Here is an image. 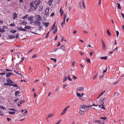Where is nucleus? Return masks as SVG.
I'll list each match as a JSON object with an SVG mask.
<instances>
[{"instance_id": "nucleus-1", "label": "nucleus", "mask_w": 124, "mask_h": 124, "mask_svg": "<svg viewBox=\"0 0 124 124\" xmlns=\"http://www.w3.org/2000/svg\"><path fill=\"white\" fill-rule=\"evenodd\" d=\"M7 83H5L4 84V85L9 86H13V87H17L16 84H14V82L10 79H8L7 80Z\"/></svg>"}, {"instance_id": "nucleus-2", "label": "nucleus", "mask_w": 124, "mask_h": 124, "mask_svg": "<svg viewBox=\"0 0 124 124\" xmlns=\"http://www.w3.org/2000/svg\"><path fill=\"white\" fill-rule=\"evenodd\" d=\"M34 3L33 2L30 3V6L31 7L29 11L30 12H32L33 10H36L37 8V6H35L34 5Z\"/></svg>"}, {"instance_id": "nucleus-3", "label": "nucleus", "mask_w": 124, "mask_h": 124, "mask_svg": "<svg viewBox=\"0 0 124 124\" xmlns=\"http://www.w3.org/2000/svg\"><path fill=\"white\" fill-rule=\"evenodd\" d=\"M80 109L83 110L85 111L88 110L89 107H91V106H86L84 105H80Z\"/></svg>"}, {"instance_id": "nucleus-4", "label": "nucleus", "mask_w": 124, "mask_h": 124, "mask_svg": "<svg viewBox=\"0 0 124 124\" xmlns=\"http://www.w3.org/2000/svg\"><path fill=\"white\" fill-rule=\"evenodd\" d=\"M79 5L80 8H81V9H82V5L84 8H85V3H84V2L83 1L80 2L79 3Z\"/></svg>"}, {"instance_id": "nucleus-5", "label": "nucleus", "mask_w": 124, "mask_h": 124, "mask_svg": "<svg viewBox=\"0 0 124 124\" xmlns=\"http://www.w3.org/2000/svg\"><path fill=\"white\" fill-rule=\"evenodd\" d=\"M34 2V4L36 6H39L41 3V1L40 0H38L36 1L33 2Z\"/></svg>"}, {"instance_id": "nucleus-6", "label": "nucleus", "mask_w": 124, "mask_h": 124, "mask_svg": "<svg viewBox=\"0 0 124 124\" xmlns=\"http://www.w3.org/2000/svg\"><path fill=\"white\" fill-rule=\"evenodd\" d=\"M34 25H36L39 26L40 25V22L39 21L36 20L34 22Z\"/></svg>"}, {"instance_id": "nucleus-7", "label": "nucleus", "mask_w": 124, "mask_h": 124, "mask_svg": "<svg viewBox=\"0 0 124 124\" xmlns=\"http://www.w3.org/2000/svg\"><path fill=\"white\" fill-rule=\"evenodd\" d=\"M36 20L39 21H40L42 18L39 15H37L35 16Z\"/></svg>"}, {"instance_id": "nucleus-8", "label": "nucleus", "mask_w": 124, "mask_h": 124, "mask_svg": "<svg viewBox=\"0 0 124 124\" xmlns=\"http://www.w3.org/2000/svg\"><path fill=\"white\" fill-rule=\"evenodd\" d=\"M49 8H47L45 10V15L47 16L49 14Z\"/></svg>"}, {"instance_id": "nucleus-9", "label": "nucleus", "mask_w": 124, "mask_h": 124, "mask_svg": "<svg viewBox=\"0 0 124 124\" xmlns=\"http://www.w3.org/2000/svg\"><path fill=\"white\" fill-rule=\"evenodd\" d=\"M17 29H18V30L20 31H27V30L26 29H23L22 28L18 27H17Z\"/></svg>"}, {"instance_id": "nucleus-10", "label": "nucleus", "mask_w": 124, "mask_h": 124, "mask_svg": "<svg viewBox=\"0 0 124 124\" xmlns=\"http://www.w3.org/2000/svg\"><path fill=\"white\" fill-rule=\"evenodd\" d=\"M101 40L102 43V48L103 49H105L106 48V46L105 45V43L103 41L102 39Z\"/></svg>"}, {"instance_id": "nucleus-11", "label": "nucleus", "mask_w": 124, "mask_h": 124, "mask_svg": "<svg viewBox=\"0 0 124 124\" xmlns=\"http://www.w3.org/2000/svg\"><path fill=\"white\" fill-rule=\"evenodd\" d=\"M80 110L79 111V113L80 115H82L84 114V111H85L82 109H80Z\"/></svg>"}, {"instance_id": "nucleus-12", "label": "nucleus", "mask_w": 124, "mask_h": 124, "mask_svg": "<svg viewBox=\"0 0 124 124\" xmlns=\"http://www.w3.org/2000/svg\"><path fill=\"white\" fill-rule=\"evenodd\" d=\"M84 88L83 87H80L78 88L77 89L78 91H82L83 90Z\"/></svg>"}, {"instance_id": "nucleus-13", "label": "nucleus", "mask_w": 124, "mask_h": 124, "mask_svg": "<svg viewBox=\"0 0 124 124\" xmlns=\"http://www.w3.org/2000/svg\"><path fill=\"white\" fill-rule=\"evenodd\" d=\"M94 122L95 123H97L98 124H101V122L99 120H95L94 121Z\"/></svg>"}, {"instance_id": "nucleus-14", "label": "nucleus", "mask_w": 124, "mask_h": 124, "mask_svg": "<svg viewBox=\"0 0 124 124\" xmlns=\"http://www.w3.org/2000/svg\"><path fill=\"white\" fill-rule=\"evenodd\" d=\"M8 37L11 39H15V36L12 35H9L8 36Z\"/></svg>"}, {"instance_id": "nucleus-15", "label": "nucleus", "mask_w": 124, "mask_h": 124, "mask_svg": "<svg viewBox=\"0 0 124 124\" xmlns=\"http://www.w3.org/2000/svg\"><path fill=\"white\" fill-rule=\"evenodd\" d=\"M53 1V0H49L48 2V4L50 6L51 5Z\"/></svg>"}, {"instance_id": "nucleus-16", "label": "nucleus", "mask_w": 124, "mask_h": 124, "mask_svg": "<svg viewBox=\"0 0 124 124\" xmlns=\"http://www.w3.org/2000/svg\"><path fill=\"white\" fill-rule=\"evenodd\" d=\"M29 16L27 14H26L24 16H23L22 17V19H25L27 18Z\"/></svg>"}, {"instance_id": "nucleus-17", "label": "nucleus", "mask_w": 124, "mask_h": 124, "mask_svg": "<svg viewBox=\"0 0 124 124\" xmlns=\"http://www.w3.org/2000/svg\"><path fill=\"white\" fill-rule=\"evenodd\" d=\"M13 18L14 19H15L17 17V14L16 13H14L13 14Z\"/></svg>"}, {"instance_id": "nucleus-18", "label": "nucleus", "mask_w": 124, "mask_h": 124, "mask_svg": "<svg viewBox=\"0 0 124 124\" xmlns=\"http://www.w3.org/2000/svg\"><path fill=\"white\" fill-rule=\"evenodd\" d=\"M12 74V72H9L6 75V77H9L11 76Z\"/></svg>"}, {"instance_id": "nucleus-19", "label": "nucleus", "mask_w": 124, "mask_h": 124, "mask_svg": "<svg viewBox=\"0 0 124 124\" xmlns=\"http://www.w3.org/2000/svg\"><path fill=\"white\" fill-rule=\"evenodd\" d=\"M62 7H61L60 11V14H61V16H62V14L63 13V10H62Z\"/></svg>"}, {"instance_id": "nucleus-20", "label": "nucleus", "mask_w": 124, "mask_h": 124, "mask_svg": "<svg viewBox=\"0 0 124 124\" xmlns=\"http://www.w3.org/2000/svg\"><path fill=\"white\" fill-rule=\"evenodd\" d=\"M39 10L41 11L43 7L42 5H40L39 6Z\"/></svg>"}, {"instance_id": "nucleus-21", "label": "nucleus", "mask_w": 124, "mask_h": 124, "mask_svg": "<svg viewBox=\"0 0 124 124\" xmlns=\"http://www.w3.org/2000/svg\"><path fill=\"white\" fill-rule=\"evenodd\" d=\"M31 27L29 26H25L24 29H30L31 28Z\"/></svg>"}, {"instance_id": "nucleus-22", "label": "nucleus", "mask_w": 124, "mask_h": 124, "mask_svg": "<svg viewBox=\"0 0 124 124\" xmlns=\"http://www.w3.org/2000/svg\"><path fill=\"white\" fill-rule=\"evenodd\" d=\"M66 108H64L63 110V112L61 114V115H62L64 114L66 110Z\"/></svg>"}, {"instance_id": "nucleus-23", "label": "nucleus", "mask_w": 124, "mask_h": 124, "mask_svg": "<svg viewBox=\"0 0 124 124\" xmlns=\"http://www.w3.org/2000/svg\"><path fill=\"white\" fill-rule=\"evenodd\" d=\"M49 22H47V23H44V24L45 25V27H46L48 26L49 24Z\"/></svg>"}, {"instance_id": "nucleus-24", "label": "nucleus", "mask_w": 124, "mask_h": 124, "mask_svg": "<svg viewBox=\"0 0 124 124\" xmlns=\"http://www.w3.org/2000/svg\"><path fill=\"white\" fill-rule=\"evenodd\" d=\"M24 59V58L22 57L21 58V60L19 61V62L18 63L20 64L23 61Z\"/></svg>"}, {"instance_id": "nucleus-25", "label": "nucleus", "mask_w": 124, "mask_h": 124, "mask_svg": "<svg viewBox=\"0 0 124 124\" xmlns=\"http://www.w3.org/2000/svg\"><path fill=\"white\" fill-rule=\"evenodd\" d=\"M55 22L54 23V24L53 25L52 27V28L51 29V31H53L54 29L55 26Z\"/></svg>"}, {"instance_id": "nucleus-26", "label": "nucleus", "mask_w": 124, "mask_h": 124, "mask_svg": "<svg viewBox=\"0 0 124 124\" xmlns=\"http://www.w3.org/2000/svg\"><path fill=\"white\" fill-rule=\"evenodd\" d=\"M20 92L19 91H16L15 93V95L16 96H17L18 95V94H19Z\"/></svg>"}, {"instance_id": "nucleus-27", "label": "nucleus", "mask_w": 124, "mask_h": 124, "mask_svg": "<svg viewBox=\"0 0 124 124\" xmlns=\"http://www.w3.org/2000/svg\"><path fill=\"white\" fill-rule=\"evenodd\" d=\"M53 116V115L52 114H50L49 115H48L47 117V118H49V117H52Z\"/></svg>"}, {"instance_id": "nucleus-28", "label": "nucleus", "mask_w": 124, "mask_h": 124, "mask_svg": "<svg viewBox=\"0 0 124 124\" xmlns=\"http://www.w3.org/2000/svg\"><path fill=\"white\" fill-rule=\"evenodd\" d=\"M5 30L3 29H2L1 28L0 29V32H1L4 33L5 32Z\"/></svg>"}, {"instance_id": "nucleus-29", "label": "nucleus", "mask_w": 124, "mask_h": 124, "mask_svg": "<svg viewBox=\"0 0 124 124\" xmlns=\"http://www.w3.org/2000/svg\"><path fill=\"white\" fill-rule=\"evenodd\" d=\"M55 29L54 31L53 34H55L57 31V27L56 26H55Z\"/></svg>"}, {"instance_id": "nucleus-30", "label": "nucleus", "mask_w": 124, "mask_h": 124, "mask_svg": "<svg viewBox=\"0 0 124 124\" xmlns=\"http://www.w3.org/2000/svg\"><path fill=\"white\" fill-rule=\"evenodd\" d=\"M28 19L30 21H31L33 20V18L32 17L30 16L28 18Z\"/></svg>"}, {"instance_id": "nucleus-31", "label": "nucleus", "mask_w": 124, "mask_h": 124, "mask_svg": "<svg viewBox=\"0 0 124 124\" xmlns=\"http://www.w3.org/2000/svg\"><path fill=\"white\" fill-rule=\"evenodd\" d=\"M60 47L61 48V49H62L64 51H65V46H61Z\"/></svg>"}, {"instance_id": "nucleus-32", "label": "nucleus", "mask_w": 124, "mask_h": 124, "mask_svg": "<svg viewBox=\"0 0 124 124\" xmlns=\"http://www.w3.org/2000/svg\"><path fill=\"white\" fill-rule=\"evenodd\" d=\"M107 57L105 56V57H101V59H104L105 60L106 59H107Z\"/></svg>"}, {"instance_id": "nucleus-33", "label": "nucleus", "mask_w": 124, "mask_h": 124, "mask_svg": "<svg viewBox=\"0 0 124 124\" xmlns=\"http://www.w3.org/2000/svg\"><path fill=\"white\" fill-rule=\"evenodd\" d=\"M50 59L53 60L54 62H56V60L55 59L51 58H50Z\"/></svg>"}, {"instance_id": "nucleus-34", "label": "nucleus", "mask_w": 124, "mask_h": 124, "mask_svg": "<svg viewBox=\"0 0 124 124\" xmlns=\"http://www.w3.org/2000/svg\"><path fill=\"white\" fill-rule=\"evenodd\" d=\"M16 31L15 30H13V31H10V32L11 33H15Z\"/></svg>"}, {"instance_id": "nucleus-35", "label": "nucleus", "mask_w": 124, "mask_h": 124, "mask_svg": "<svg viewBox=\"0 0 124 124\" xmlns=\"http://www.w3.org/2000/svg\"><path fill=\"white\" fill-rule=\"evenodd\" d=\"M86 61L87 62L89 63H91V61L90 59L87 58L86 59Z\"/></svg>"}, {"instance_id": "nucleus-36", "label": "nucleus", "mask_w": 124, "mask_h": 124, "mask_svg": "<svg viewBox=\"0 0 124 124\" xmlns=\"http://www.w3.org/2000/svg\"><path fill=\"white\" fill-rule=\"evenodd\" d=\"M0 108L2 109H5L6 108L2 105L0 106Z\"/></svg>"}, {"instance_id": "nucleus-37", "label": "nucleus", "mask_w": 124, "mask_h": 124, "mask_svg": "<svg viewBox=\"0 0 124 124\" xmlns=\"http://www.w3.org/2000/svg\"><path fill=\"white\" fill-rule=\"evenodd\" d=\"M64 41L65 42H66V39H65V38L64 37H63L62 38V39H61V41Z\"/></svg>"}, {"instance_id": "nucleus-38", "label": "nucleus", "mask_w": 124, "mask_h": 124, "mask_svg": "<svg viewBox=\"0 0 124 124\" xmlns=\"http://www.w3.org/2000/svg\"><path fill=\"white\" fill-rule=\"evenodd\" d=\"M22 24H23L24 25H26L27 24V23L24 20L23 21V22L22 23Z\"/></svg>"}, {"instance_id": "nucleus-39", "label": "nucleus", "mask_w": 124, "mask_h": 124, "mask_svg": "<svg viewBox=\"0 0 124 124\" xmlns=\"http://www.w3.org/2000/svg\"><path fill=\"white\" fill-rule=\"evenodd\" d=\"M107 33L108 35L110 36L111 35V33L110 32L108 29L107 30Z\"/></svg>"}, {"instance_id": "nucleus-40", "label": "nucleus", "mask_w": 124, "mask_h": 124, "mask_svg": "<svg viewBox=\"0 0 124 124\" xmlns=\"http://www.w3.org/2000/svg\"><path fill=\"white\" fill-rule=\"evenodd\" d=\"M50 31H49V32L47 33L46 37V38H47L49 36V33Z\"/></svg>"}, {"instance_id": "nucleus-41", "label": "nucleus", "mask_w": 124, "mask_h": 124, "mask_svg": "<svg viewBox=\"0 0 124 124\" xmlns=\"http://www.w3.org/2000/svg\"><path fill=\"white\" fill-rule=\"evenodd\" d=\"M66 15L65 14H64V18L63 19V21L64 22V24L65 23V18H66Z\"/></svg>"}, {"instance_id": "nucleus-42", "label": "nucleus", "mask_w": 124, "mask_h": 124, "mask_svg": "<svg viewBox=\"0 0 124 124\" xmlns=\"http://www.w3.org/2000/svg\"><path fill=\"white\" fill-rule=\"evenodd\" d=\"M77 96L78 97H80L81 96L80 94L78 93H77Z\"/></svg>"}, {"instance_id": "nucleus-43", "label": "nucleus", "mask_w": 124, "mask_h": 124, "mask_svg": "<svg viewBox=\"0 0 124 124\" xmlns=\"http://www.w3.org/2000/svg\"><path fill=\"white\" fill-rule=\"evenodd\" d=\"M15 113V112H9V114H14Z\"/></svg>"}, {"instance_id": "nucleus-44", "label": "nucleus", "mask_w": 124, "mask_h": 124, "mask_svg": "<svg viewBox=\"0 0 124 124\" xmlns=\"http://www.w3.org/2000/svg\"><path fill=\"white\" fill-rule=\"evenodd\" d=\"M117 8H118L119 9H120L121 8V6L120 4L119 3H118L117 4Z\"/></svg>"}, {"instance_id": "nucleus-45", "label": "nucleus", "mask_w": 124, "mask_h": 124, "mask_svg": "<svg viewBox=\"0 0 124 124\" xmlns=\"http://www.w3.org/2000/svg\"><path fill=\"white\" fill-rule=\"evenodd\" d=\"M7 27L5 26H3V29H3V30L5 29H7Z\"/></svg>"}, {"instance_id": "nucleus-46", "label": "nucleus", "mask_w": 124, "mask_h": 124, "mask_svg": "<svg viewBox=\"0 0 124 124\" xmlns=\"http://www.w3.org/2000/svg\"><path fill=\"white\" fill-rule=\"evenodd\" d=\"M101 119H103L104 120H105L107 118L106 117H101L100 118Z\"/></svg>"}, {"instance_id": "nucleus-47", "label": "nucleus", "mask_w": 124, "mask_h": 124, "mask_svg": "<svg viewBox=\"0 0 124 124\" xmlns=\"http://www.w3.org/2000/svg\"><path fill=\"white\" fill-rule=\"evenodd\" d=\"M18 100V98H16L15 99H14V101H15V102H16Z\"/></svg>"}, {"instance_id": "nucleus-48", "label": "nucleus", "mask_w": 124, "mask_h": 124, "mask_svg": "<svg viewBox=\"0 0 124 124\" xmlns=\"http://www.w3.org/2000/svg\"><path fill=\"white\" fill-rule=\"evenodd\" d=\"M8 109L10 110H12L13 111H16V110L15 109L13 108H9Z\"/></svg>"}, {"instance_id": "nucleus-49", "label": "nucleus", "mask_w": 124, "mask_h": 124, "mask_svg": "<svg viewBox=\"0 0 124 124\" xmlns=\"http://www.w3.org/2000/svg\"><path fill=\"white\" fill-rule=\"evenodd\" d=\"M15 25L14 23H11L10 24V26H14Z\"/></svg>"}, {"instance_id": "nucleus-50", "label": "nucleus", "mask_w": 124, "mask_h": 124, "mask_svg": "<svg viewBox=\"0 0 124 124\" xmlns=\"http://www.w3.org/2000/svg\"><path fill=\"white\" fill-rule=\"evenodd\" d=\"M105 91H104L103 92H101V93H100L99 94L100 96H101L102 95H103V94L105 92Z\"/></svg>"}, {"instance_id": "nucleus-51", "label": "nucleus", "mask_w": 124, "mask_h": 124, "mask_svg": "<svg viewBox=\"0 0 124 124\" xmlns=\"http://www.w3.org/2000/svg\"><path fill=\"white\" fill-rule=\"evenodd\" d=\"M67 79V78L66 77H65L64 78V80L63 82H64L65 81H66V80Z\"/></svg>"}, {"instance_id": "nucleus-52", "label": "nucleus", "mask_w": 124, "mask_h": 124, "mask_svg": "<svg viewBox=\"0 0 124 124\" xmlns=\"http://www.w3.org/2000/svg\"><path fill=\"white\" fill-rule=\"evenodd\" d=\"M116 33L117 37V38L119 34V32L118 31H116Z\"/></svg>"}, {"instance_id": "nucleus-53", "label": "nucleus", "mask_w": 124, "mask_h": 124, "mask_svg": "<svg viewBox=\"0 0 124 124\" xmlns=\"http://www.w3.org/2000/svg\"><path fill=\"white\" fill-rule=\"evenodd\" d=\"M19 34H17V35H16V38H19Z\"/></svg>"}, {"instance_id": "nucleus-54", "label": "nucleus", "mask_w": 124, "mask_h": 124, "mask_svg": "<svg viewBox=\"0 0 124 124\" xmlns=\"http://www.w3.org/2000/svg\"><path fill=\"white\" fill-rule=\"evenodd\" d=\"M68 79H69V80L70 81H72V79L70 78V76H68Z\"/></svg>"}, {"instance_id": "nucleus-55", "label": "nucleus", "mask_w": 124, "mask_h": 124, "mask_svg": "<svg viewBox=\"0 0 124 124\" xmlns=\"http://www.w3.org/2000/svg\"><path fill=\"white\" fill-rule=\"evenodd\" d=\"M54 15V12H53L52 13L51 15V16H53Z\"/></svg>"}, {"instance_id": "nucleus-56", "label": "nucleus", "mask_w": 124, "mask_h": 124, "mask_svg": "<svg viewBox=\"0 0 124 124\" xmlns=\"http://www.w3.org/2000/svg\"><path fill=\"white\" fill-rule=\"evenodd\" d=\"M97 74L96 75H95V76L93 77V79H95L96 78V77L97 76Z\"/></svg>"}, {"instance_id": "nucleus-57", "label": "nucleus", "mask_w": 124, "mask_h": 124, "mask_svg": "<svg viewBox=\"0 0 124 124\" xmlns=\"http://www.w3.org/2000/svg\"><path fill=\"white\" fill-rule=\"evenodd\" d=\"M61 122V120H59L57 122L55 123V124H59Z\"/></svg>"}, {"instance_id": "nucleus-58", "label": "nucleus", "mask_w": 124, "mask_h": 124, "mask_svg": "<svg viewBox=\"0 0 124 124\" xmlns=\"http://www.w3.org/2000/svg\"><path fill=\"white\" fill-rule=\"evenodd\" d=\"M37 56V55L36 54H34L32 56V58H34L35 57H36Z\"/></svg>"}, {"instance_id": "nucleus-59", "label": "nucleus", "mask_w": 124, "mask_h": 124, "mask_svg": "<svg viewBox=\"0 0 124 124\" xmlns=\"http://www.w3.org/2000/svg\"><path fill=\"white\" fill-rule=\"evenodd\" d=\"M24 102V101H21L20 102V104H22Z\"/></svg>"}, {"instance_id": "nucleus-60", "label": "nucleus", "mask_w": 124, "mask_h": 124, "mask_svg": "<svg viewBox=\"0 0 124 124\" xmlns=\"http://www.w3.org/2000/svg\"><path fill=\"white\" fill-rule=\"evenodd\" d=\"M107 70V68H106L105 70H104L103 71V73H105V72H106V71Z\"/></svg>"}, {"instance_id": "nucleus-61", "label": "nucleus", "mask_w": 124, "mask_h": 124, "mask_svg": "<svg viewBox=\"0 0 124 124\" xmlns=\"http://www.w3.org/2000/svg\"><path fill=\"white\" fill-rule=\"evenodd\" d=\"M77 78L76 76H73V78L74 79H76Z\"/></svg>"}, {"instance_id": "nucleus-62", "label": "nucleus", "mask_w": 124, "mask_h": 124, "mask_svg": "<svg viewBox=\"0 0 124 124\" xmlns=\"http://www.w3.org/2000/svg\"><path fill=\"white\" fill-rule=\"evenodd\" d=\"M121 14L122 15V16L123 18L124 19V14H123L122 13H121Z\"/></svg>"}, {"instance_id": "nucleus-63", "label": "nucleus", "mask_w": 124, "mask_h": 124, "mask_svg": "<svg viewBox=\"0 0 124 124\" xmlns=\"http://www.w3.org/2000/svg\"><path fill=\"white\" fill-rule=\"evenodd\" d=\"M28 112H27V110H26L25 111V112H24V115H25L26 114V113H27Z\"/></svg>"}, {"instance_id": "nucleus-64", "label": "nucleus", "mask_w": 124, "mask_h": 124, "mask_svg": "<svg viewBox=\"0 0 124 124\" xmlns=\"http://www.w3.org/2000/svg\"><path fill=\"white\" fill-rule=\"evenodd\" d=\"M118 81H117L116 82H115L114 83V85H116V84L117 83H118Z\"/></svg>"}]
</instances>
